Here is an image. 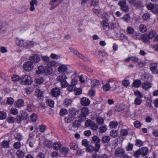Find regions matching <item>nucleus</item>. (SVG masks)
Wrapping results in <instances>:
<instances>
[{"mask_svg": "<svg viewBox=\"0 0 158 158\" xmlns=\"http://www.w3.org/2000/svg\"><path fill=\"white\" fill-rule=\"evenodd\" d=\"M17 44L20 47H27L28 44L26 42H25L23 40H19L17 41Z\"/></svg>", "mask_w": 158, "mask_h": 158, "instance_id": "obj_20", "label": "nucleus"}, {"mask_svg": "<svg viewBox=\"0 0 158 158\" xmlns=\"http://www.w3.org/2000/svg\"><path fill=\"white\" fill-rule=\"evenodd\" d=\"M124 151L122 147L118 148L116 149L115 152V155L118 157L122 156L124 153Z\"/></svg>", "mask_w": 158, "mask_h": 158, "instance_id": "obj_12", "label": "nucleus"}, {"mask_svg": "<svg viewBox=\"0 0 158 158\" xmlns=\"http://www.w3.org/2000/svg\"><path fill=\"white\" fill-rule=\"evenodd\" d=\"M67 78V77L65 73H63L58 76L56 80L57 81L60 82L62 88H65L69 85L68 82L66 80Z\"/></svg>", "mask_w": 158, "mask_h": 158, "instance_id": "obj_2", "label": "nucleus"}, {"mask_svg": "<svg viewBox=\"0 0 158 158\" xmlns=\"http://www.w3.org/2000/svg\"><path fill=\"white\" fill-rule=\"evenodd\" d=\"M118 125V123L115 121H112L110 122L109 126L110 128L113 129H115Z\"/></svg>", "mask_w": 158, "mask_h": 158, "instance_id": "obj_35", "label": "nucleus"}, {"mask_svg": "<svg viewBox=\"0 0 158 158\" xmlns=\"http://www.w3.org/2000/svg\"><path fill=\"white\" fill-rule=\"evenodd\" d=\"M156 34V31L153 30L151 31L149 33L148 36L149 39H152L155 35Z\"/></svg>", "mask_w": 158, "mask_h": 158, "instance_id": "obj_49", "label": "nucleus"}, {"mask_svg": "<svg viewBox=\"0 0 158 158\" xmlns=\"http://www.w3.org/2000/svg\"><path fill=\"white\" fill-rule=\"evenodd\" d=\"M46 103L48 105L51 107H53L54 106V102L51 99H48L46 101Z\"/></svg>", "mask_w": 158, "mask_h": 158, "instance_id": "obj_42", "label": "nucleus"}, {"mask_svg": "<svg viewBox=\"0 0 158 158\" xmlns=\"http://www.w3.org/2000/svg\"><path fill=\"white\" fill-rule=\"evenodd\" d=\"M37 119V116L36 114H32L31 116V119L32 121L35 122Z\"/></svg>", "mask_w": 158, "mask_h": 158, "instance_id": "obj_57", "label": "nucleus"}, {"mask_svg": "<svg viewBox=\"0 0 158 158\" xmlns=\"http://www.w3.org/2000/svg\"><path fill=\"white\" fill-rule=\"evenodd\" d=\"M67 89L69 92H72L74 91L76 89V87L75 85L71 84L69 86Z\"/></svg>", "mask_w": 158, "mask_h": 158, "instance_id": "obj_46", "label": "nucleus"}, {"mask_svg": "<svg viewBox=\"0 0 158 158\" xmlns=\"http://www.w3.org/2000/svg\"><path fill=\"white\" fill-rule=\"evenodd\" d=\"M6 117V114L4 111L0 112V119H3Z\"/></svg>", "mask_w": 158, "mask_h": 158, "instance_id": "obj_56", "label": "nucleus"}, {"mask_svg": "<svg viewBox=\"0 0 158 158\" xmlns=\"http://www.w3.org/2000/svg\"><path fill=\"white\" fill-rule=\"evenodd\" d=\"M29 60L32 61L33 63H36L39 62L40 58L37 54H33L29 57Z\"/></svg>", "mask_w": 158, "mask_h": 158, "instance_id": "obj_8", "label": "nucleus"}, {"mask_svg": "<svg viewBox=\"0 0 158 158\" xmlns=\"http://www.w3.org/2000/svg\"><path fill=\"white\" fill-rule=\"evenodd\" d=\"M157 67V64L156 63H154L153 65L150 67V70L153 73L156 74L157 73V71L156 70Z\"/></svg>", "mask_w": 158, "mask_h": 158, "instance_id": "obj_34", "label": "nucleus"}, {"mask_svg": "<svg viewBox=\"0 0 158 158\" xmlns=\"http://www.w3.org/2000/svg\"><path fill=\"white\" fill-rule=\"evenodd\" d=\"M98 0H91V6H96L98 5Z\"/></svg>", "mask_w": 158, "mask_h": 158, "instance_id": "obj_59", "label": "nucleus"}, {"mask_svg": "<svg viewBox=\"0 0 158 158\" xmlns=\"http://www.w3.org/2000/svg\"><path fill=\"white\" fill-rule=\"evenodd\" d=\"M82 68L83 69L90 73H92L93 72V70L91 68L85 65L83 66Z\"/></svg>", "mask_w": 158, "mask_h": 158, "instance_id": "obj_47", "label": "nucleus"}, {"mask_svg": "<svg viewBox=\"0 0 158 158\" xmlns=\"http://www.w3.org/2000/svg\"><path fill=\"white\" fill-rule=\"evenodd\" d=\"M69 149L65 147H63L61 148L60 151L61 154L62 155H67L68 153Z\"/></svg>", "mask_w": 158, "mask_h": 158, "instance_id": "obj_32", "label": "nucleus"}, {"mask_svg": "<svg viewBox=\"0 0 158 158\" xmlns=\"http://www.w3.org/2000/svg\"><path fill=\"white\" fill-rule=\"evenodd\" d=\"M146 7L148 9L150 10L153 13L155 14L158 13V5L149 3L147 5Z\"/></svg>", "mask_w": 158, "mask_h": 158, "instance_id": "obj_6", "label": "nucleus"}, {"mask_svg": "<svg viewBox=\"0 0 158 158\" xmlns=\"http://www.w3.org/2000/svg\"><path fill=\"white\" fill-rule=\"evenodd\" d=\"M15 139L20 141L23 139V136L20 133H18L15 136Z\"/></svg>", "mask_w": 158, "mask_h": 158, "instance_id": "obj_44", "label": "nucleus"}, {"mask_svg": "<svg viewBox=\"0 0 158 158\" xmlns=\"http://www.w3.org/2000/svg\"><path fill=\"white\" fill-rule=\"evenodd\" d=\"M142 102V98L137 97L134 101V104L136 106L140 105Z\"/></svg>", "mask_w": 158, "mask_h": 158, "instance_id": "obj_31", "label": "nucleus"}, {"mask_svg": "<svg viewBox=\"0 0 158 158\" xmlns=\"http://www.w3.org/2000/svg\"><path fill=\"white\" fill-rule=\"evenodd\" d=\"M134 126L137 128L140 127L141 125L140 122L139 121H136L134 123Z\"/></svg>", "mask_w": 158, "mask_h": 158, "instance_id": "obj_61", "label": "nucleus"}, {"mask_svg": "<svg viewBox=\"0 0 158 158\" xmlns=\"http://www.w3.org/2000/svg\"><path fill=\"white\" fill-rule=\"evenodd\" d=\"M38 70L36 71V73L37 74H41L44 73L45 75H48L52 73V68L48 66H45L43 67L42 66H40L38 68Z\"/></svg>", "mask_w": 158, "mask_h": 158, "instance_id": "obj_1", "label": "nucleus"}, {"mask_svg": "<svg viewBox=\"0 0 158 158\" xmlns=\"http://www.w3.org/2000/svg\"><path fill=\"white\" fill-rule=\"evenodd\" d=\"M38 1L37 0H31L30 2V10L31 11H33L35 10V6H36L38 5Z\"/></svg>", "mask_w": 158, "mask_h": 158, "instance_id": "obj_15", "label": "nucleus"}, {"mask_svg": "<svg viewBox=\"0 0 158 158\" xmlns=\"http://www.w3.org/2000/svg\"><path fill=\"white\" fill-rule=\"evenodd\" d=\"M123 19L124 21L128 23H129L130 22L131 18L128 14L125 15L123 17Z\"/></svg>", "mask_w": 158, "mask_h": 158, "instance_id": "obj_36", "label": "nucleus"}, {"mask_svg": "<svg viewBox=\"0 0 158 158\" xmlns=\"http://www.w3.org/2000/svg\"><path fill=\"white\" fill-rule=\"evenodd\" d=\"M62 145L59 142H57L54 143L52 147L55 150H58L61 147Z\"/></svg>", "mask_w": 158, "mask_h": 158, "instance_id": "obj_28", "label": "nucleus"}, {"mask_svg": "<svg viewBox=\"0 0 158 158\" xmlns=\"http://www.w3.org/2000/svg\"><path fill=\"white\" fill-rule=\"evenodd\" d=\"M35 81L37 83L41 84L44 82V79L42 77L38 76L36 77Z\"/></svg>", "mask_w": 158, "mask_h": 158, "instance_id": "obj_26", "label": "nucleus"}, {"mask_svg": "<svg viewBox=\"0 0 158 158\" xmlns=\"http://www.w3.org/2000/svg\"><path fill=\"white\" fill-rule=\"evenodd\" d=\"M23 68L24 70L26 71H30L34 68L33 64L31 61L25 62L23 65Z\"/></svg>", "mask_w": 158, "mask_h": 158, "instance_id": "obj_4", "label": "nucleus"}, {"mask_svg": "<svg viewBox=\"0 0 158 158\" xmlns=\"http://www.w3.org/2000/svg\"><path fill=\"white\" fill-rule=\"evenodd\" d=\"M81 104L83 106H88L90 104V101L88 98L83 97L81 100Z\"/></svg>", "mask_w": 158, "mask_h": 158, "instance_id": "obj_18", "label": "nucleus"}, {"mask_svg": "<svg viewBox=\"0 0 158 158\" xmlns=\"http://www.w3.org/2000/svg\"><path fill=\"white\" fill-rule=\"evenodd\" d=\"M89 110L87 107H83L81 109V116L86 117L89 113Z\"/></svg>", "mask_w": 158, "mask_h": 158, "instance_id": "obj_23", "label": "nucleus"}, {"mask_svg": "<svg viewBox=\"0 0 158 158\" xmlns=\"http://www.w3.org/2000/svg\"><path fill=\"white\" fill-rule=\"evenodd\" d=\"M14 102V99L11 98H9L7 99V103L8 104L11 105Z\"/></svg>", "mask_w": 158, "mask_h": 158, "instance_id": "obj_54", "label": "nucleus"}, {"mask_svg": "<svg viewBox=\"0 0 158 158\" xmlns=\"http://www.w3.org/2000/svg\"><path fill=\"white\" fill-rule=\"evenodd\" d=\"M74 119L73 117H72L70 116L69 117H66L64 119V121L67 123H69L73 121Z\"/></svg>", "mask_w": 158, "mask_h": 158, "instance_id": "obj_52", "label": "nucleus"}, {"mask_svg": "<svg viewBox=\"0 0 158 158\" xmlns=\"http://www.w3.org/2000/svg\"><path fill=\"white\" fill-rule=\"evenodd\" d=\"M100 83L97 80L94 79L92 80L91 82V86L92 87L99 85Z\"/></svg>", "mask_w": 158, "mask_h": 158, "instance_id": "obj_33", "label": "nucleus"}, {"mask_svg": "<svg viewBox=\"0 0 158 158\" xmlns=\"http://www.w3.org/2000/svg\"><path fill=\"white\" fill-rule=\"evenodd\" d=\"M21 146V143L19 142H15L14 144V147L15 149H18L20 148Z\"/></svg>", "mask_w": 158, "mask_h": 158, "instance_id": "obj_62", "label": "nucleus"}, {"mask_svg": "<svg viewBox=\"0 0 158 158\" xmlns=\"http://www.w3.org/2000/svg\"><path fill=\"white\" fill-rule=\"evenodd\" d=\"M69 49L71 52H73V54L77 57L80 58L85 61H87L88 60V59L87 57L85 56L84 55L78 52L77 50L74 49L73 48H69Z\"/></svg>", "mask_w": 158, "mask_h": 158, "instance_id": "obj_5", "label": "nucleus"}, {"mask_svg": "<svg viewBox=\"0 0 158 158\" xmlns=\"http://www.w3.org/2000/svg\"><path fill=\"white\" fill-rule=\"evenodd\" d=\"M141 39L144 43L148 44H149L150 43L149 40L150 39L147 34H144L142 35L141 37Z\"/></svg>", "mask_w": 158, "mask_h": 158, "instance_id": "obj_16", "label": "nucleus"}, {"mask_svg": "<svg viewBox=\"0 0 158 158\" xmlns=\"http://www.w3.org/2000/svg\"><path fill=\"white\" fill-rule=\"evenodd\" d=\"M70 116L74 118L78 114L79 111L77 109L73 108H70L69 110Z\"/></svg>", "mask_w": 158, "mask_h": 158, "instance_id": "obj_10", "label": "nucleus"}, {"mask_svg": "<svg viewBox=\"0 0 158 158\" xmlns=\"http://www.w3.org/2000/svg\"><path fill=\"white\" fill-rule=\"evenodd\" d=\"M127 32L129 34H133L134 32V29L132 27H128L127 28Z\"/></svg>", "mask_w": 158, "mask_h": 158, "instance_id": "obj_40", "label": "nucleus"}, {"mask_svg": "<svg viewBox=\"0 0 158 158\" xmlns=\"http://www.w3.org/2000/svg\"><path fill=\"white\" fill-rule=\"evenodd\" d=\"M150 17V14L148 13H144L143 15L142 18L144 20L146 21Z\"/></svg>", "mask_w": 158, "mask_h": 158, "instance_id": "obj_45", "label": "nucleus"}, {"mask_svg": "<svg viewBox=\"0 0 158 158\" xmlns=\"http://www.w3.org/2000/svg\"><path fill=\"white\" fill-rule=\"evenodd\" d=\"M10 113L13 115H16L18 114V111L16 109L13 108L11 109Z\"/></svg>", "mask_w": 158, "mask_h": 158, "instance_id": "obj_64", "label": "nucleus"}, {"mask_svg": "<svg viewBox=\"0 0 158 158\" xmlns=\"http://www.w3.org/2000/svg\"><path fill=\"white\" fill-rule=\"evenodd\" d=\"M51 93V95L53 96L56 97L60 94V89L57 88H55L52 89Z\"/></svg>", "mask_w": 158, "mask_h": 158, "instance_id": "obj_11", "label": "nucleus"}, {"mask_svg": "<svg viewBox=\"0 0 158 158\" xmlns=\"http://www.w3.org/2000/svg\"><path fill=\"white\" fill-rule=\"evenodd\" d=\"M44 92L40 89H37L35 91V95L39 99L43 98Z\"/></svg>", "mask_w": 158, "mask_h": 158, "instance_id": "obj_13", "label": "nucleus"}, {"mask_svg": "<svg viewBox=\"0 0 158 158\" xmlns=\"http://www.w3.org/2000/svg\"><path fill=\"white\" fill-rule=\"evenodd\" d=\"M69 146L70 149L75 150L77 148L78 145L76 142L73 141L70 143Z\"/></svg>", "mask_w": 158, "mask_h": 158, "instance_id": "obj_25", "label": "nucleus"}, {"mask_svg": "<svg viewBox=\"0 0 158 158\" xmlns=\"http://www.w3.org/2000/svg\"><path fill=\"white\" fill-rule=\"evenodd\" d=\"M20 83L23 85H29L33 81L31 77L29 76L24 75L22 76L20 80Z\"/></svg>", "mask_w": 158, "mask_h": 158, "instance_id": "obj_3", "label": "nucleus"}, {"mask_svg": "<svg viewBox=\"0 0 158 158\" xmlns=\"http://www.w3.org/2000/svg\"><path fill=\"white\" fill-rule=\"evenodd\" d=\"M150 48H152L155 51H158V43L151 45Z\"/></svg>", "mask_w": 158, "mask_h": 158, "instance_id": "obj_43", "label": "nucleus"}, {"mask_svg": "<svg viewBox=\"0 0 158 158\" xmlns=\"http://www.w3.org/2000/svg\"><path fill=\"white\" fill-rule=\"evenodd\" d=\"M141 154L143 156L147 155L148 152V150L147 147H143L140 149Z\"/></svg>", "mask_w": 158, "mask_h": 158, "instance_id": "obj_29", "label": "nucleus"}, {"mask_svg": "<svg viewBox=\"0 0 158 158\" xmlns=\"http://www.w3.org/2000/svg\"><path fill=\"white\" fill-rule=\"evenodd\" d=\"M35 139L32 137H31L28 139L27 143L29 144L30 147L32 148L35 144Z\"/></svg>", "mask_w": 158, "mask_h": 158, "instance_id": "obj_14", "label": "nucleus"}, {"mask_svg": "<svg viewBox=\"0 0 158 158\" xmlns=\"http://www.w3.org/2000/svg\"><path fill=\"white\" fill-rule=\"evenodd\" d=\"M10 144L9 141L4 140L1 144V147L2 148H9Z\"/></svg>", "mask_w": 158, "mask_h": 158, "instance_id": "obj_27", "label": "nucleus"}, {"mask_svg": "<svg viewBox=\"0 0 158 158\" xmlns=\"http://www.w3.org/2000/svg\"><path fill=\"white\" fill-rule=\"evenodd\" d=\"M152 84L149 82H145L142 84V87L144 90H147L152 87Z\"/></svg>", "mask_w": 158, "mask_h": 158, "instance_id": "obj_19", "label": "nucleus"}, {"mask_svg": "<svg viewBox=\"0 0 158 158\" xmlns=\"http://www.w3.org/2000/svg\"><path fill=\"white\" fill-rule=\"evenodd\" d=\"M81 126L80 123L77 121H75L72 123V127L73 128H78Z\"/></svg>", "mask_w": 158, "mask_h": 158, "instance_id": "obj_41", "label": "nucleus"}, {"mask_svg": "<svg viewBox=\"0 0 158 158\" xmlns=\"http://www.w3.org/2000/svg\"><path fill=\"white\" fill-rule=\"evenodd\" d=\"M68 70L67 65L61 64L57 68L58 71L60 73L63 74L66 72Z\"/></svg>", "mask_w": 158, "mask_h": 158, "instance_id": "obj_9", "label": "nucleus"}, {"mask_svg": "<svg viewBox=\"0 0 158 158\" xmlns=\"http://www.w3.org/2000/svg\"><path fill=\"white\" fill-rule=\"evenodd\" d=\"M115 110L118 111H122L123 109L122 108V106L120 105H118L114 107Z\"/></svg>", "mask_w": 158, "mask_h": 158, "instance_id": "obj_63", "label": "nucleus"}, {"mask_svg": "<svg viewBox=\"0 0 158 158\" xmlns=\"http://www.w3.org/2000/svg\"><path fill=\"white\" fill-rule=\"evenodd\" d=\"M75 94L77 95H79L81 93V90L80 88H76L74 91Z\"/></svg>", "mask_w": 158, "mask_h": 158, "instance_id": "obj_60", "label": "nucleus"}, {"mask_svg": "<svg viewBox=\"0 0 158 158\" xmlns=\"http://www.w3.org/2000/svg\"><path fill=\"white\" fill-rule=\"evenodd\" d=\"M134 94L135 95L137 96V97H139L142 98L143 97V95L139 91L136 90Z\"/></svg>", "mask_w": 158, "mask_h": 158, "instance_id": "obj_53", "label": "nucleus"}, {"mask_svg": "<svg viewBox=\"0 0 158 158\" xmlns=\"http://www.w3.org/2000/svg\"><path fill=\"white\" fill-rule=\"evenodd\" d=\"M93 122L90 120H87L85 122V126L86 127H90Z\"/></svg>", "mask_w": 158, "mask_h": 158, "instance_id": "obj_50", "label": "nucleus"}, {"mask_svg": "<svg viewBox=\"0 0 158 158\" xmlns=\"http://www.w3.org/2000/svg\"><path fill=\"white\" fill-rule=\"evenodd\" d=\"M86 151L87 152L89 153H92L94 151H95L96 152H98L96 151V148H94V147L91 145H88L86 147Z\"/></svg>", "mask_w": 158, "mask_h": 158, "instance_id": "obj_24", "label": "nucleus"}, {"mask_svg": "<svg viewBox=\"0 0 158 158\" xmlns=\"http://www.w3.org/2000/svg\"><path fill=\"white\" fill-rule=\"evenodd\" d=\"M67 113V110L65 109H62L60 111V114L61 115H64Z\"/></svg>", "mask_w": 158, "mask_h": 158, "instance_id": "obj_58", "label": "nucleus"}, {"mask_svg": "<svg viewBox=\"0 0 158 158\" xmlns=\"http://www.w3.org/2000/svg\"><path fill=\"white\" fill-rule=\"evenodd\" d=\"M118 4L120 6L121 8H122L126 5V2L124 0H120L119 1Z\"/></svg>", "mask_w": 158, "mask_h": 158, "instance_id": "obj_51", "label": "nucleus"}, {"mask_svg": "<svg viewBox=\"0 0 158 158\" xmlns=\"http://www.w3.org/2000/svg\"><path fill=\"white\" fill-rule=\"evenodd\" d=\"M15 105L16 107H21L24 105V101L21 99H19L15 102Z\"/></svg>", "mask_w": 158, "mask_h": 158, "instance_id": "obj_17", "label": "nucleus"}, {"mask_svg": "<svg viewBox=\"0 0 158 158\" xmlns=\"http://www.w3.org/2000/svg\"><path fill=\"white\" fill-rule=\"evenodd\" d=\"M92 140L93 141L96 143L95 146L96 148V151H98L100 147V145L99 143L100 140V139L97 136L95 135L92 137Z\"/></svg>", "mask_w": 158, "mask_h": 158, "instance_id": "obj_7", "label": "nucleus"}, {"mask_svg": "<svg viewBox=\"0 0 158 158\" xmlns=\"http://www.w3.org/2000/svg\"><path fill=\"white\" fill-rule=\"evenodd\" d=\"M102 26L104 29H106L109 28V23L108 22V20H103L102 22Z\"/></svg>", "mask_w": 158, "mask_h": 158, "instance_id": "obj_38", "label": "nucleus"}, {"mask_svg": "<svg viewBox=\"0 0 158 158\" xmlns=\"http://www.w3.org/2000/svg\"><path fill=\"white\" fill-rule=\"evenodd\" d=\"M97 123L98 124L101 125L103 123L104 119L102 118L101 117H98L97 118Z\"/></svg>", "mask_w": 158, "mask_h": 158, "instance_id": "obj_55", "label": "nucleus"}, {"mask_svg": "<svg viewBox=\"0 0 158 158\" xmlns=\"http://www.w3.org/2000/svg\"><path fill=\"white\" fill-rule=\"evenodd\" d=\"M12 81L14 82H16L17 81H19V82L20 83V79H19V77L18 76H14L13 77H12Z\"/></svg>", "mask_w": 158, "mask_h": 158, "instance_id": "obj_48", "label": "nucleus"}, {"mask_svg": "<svg viewBox=\"0 0 158 158\" xmlns=\"http://www.w3.org/2000/svg\"><path fill=\"white\" fill-rule=\"evenodd\" d=\"M139 31L142 32H145L147 29L146 26L143 24L140 25L139 27Z\"/></svg>", "mask_w": 158, "mask_h": 158, "instance_id": "obj_37", "label": "nucleus"}, {"mask_svg": "<svg viewBox=\"0 0 158 158\" xmlns=\"http://www.w3.org/2000/svg\"><path fill=\"white\" fill-rule=\"evenodd\" d=\"M16 155L19 158H23L25 155V152L21 149H19L16 152Z\"/></svg>", "mask_w": 158, "mask_h": 158, "instance_id": "obj_22", "label": "nucleus"}, {"mask_svg": "<svg viewBox=\"0 0 158 158\" xmlns=\"http://www.w3.org/2000/svg\"><path fill=\"white\" fill-rule=\"evenodd\" d=\"M44 144L48 148H50L52 146V142L48 140L45 141L44 142Z\"/></svg>", "mask_w": 158, "mask_h": 158, "instance_id": "obj_39", "label": "nucleus"}, {"mask_svg": "<svg viewBox=\"0 0 158 158\" xmlns=\"http://www.w3.org/2000/svg\"><path fill=\"white\" fill-rule=\"evenodd\" d=\"M141 82L140 80H136L134 81L132 84V85L133 87L138 88L140 86L141 84Z\"/></svg>", "mask_w": 158, "mask_h": 158, "instance_id": "obj_30", "label": "nucleus"}, {"mask_svg": "<svg viewBox=\"0 0 158 158\" xmlns=\"http://www.w3.org/2000/svg\"><path fill=\"white\" fill-rule=\"evenodd\" d=\"M72 100L71 99L66 98L63 101V105L65 107H68L71 105Z\"/></svg>", "mask_w": 158, "mask_h": 158, "instance_id": "obj_21", "label": "nucleus"}]
</instances>
